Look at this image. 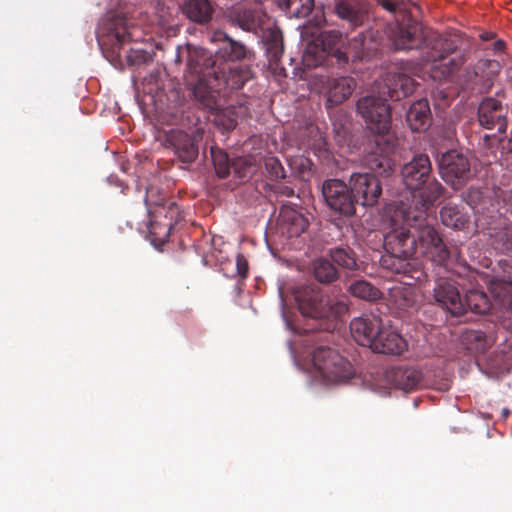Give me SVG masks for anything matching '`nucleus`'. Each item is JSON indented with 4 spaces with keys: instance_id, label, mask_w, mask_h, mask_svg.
<instances>
[{
    "instance_id": "nucleus-18",
    "label": "nucleus",
    "mask_w": 512,
    "mask_h": 512,
    "mask_svg": "<svg viewBox=\"0 0 512 512\" xmlns=\"http://www.w3.org/2000/svg\"><path fill=\"white\" fill-rule=\"evenodd\" d=\"M320 93L326 97V108L344 103L352 95L356 82L350 76L325 77L319 81Z\"/></svg>"
},
{
    "instance_id": "nucleus-17",
    "label": "nucleus",
    "mask_w": 512,
    "mask_h": 512,
    "mask_svg": "<svg viewBox=\"0 0 512 512\" xmlns=\"http://www.w3.org/2000/svg\"><path fill=\"white\" fill-rule=\"evenodd\" d=\"M433 296L435 301L452 316H460L465 312V305L455 279L451 277L437 279Z\"/></svg>"
},
{
    "instance_id": "nucleus-27",
    "label": "nucleus",
    "mask_w": 512,
    "mask_h": 512,
    "mask_svg": "<svg viewBox=\"0 0 512 512\" xmlns=\"http://www.w3.org/2000/svg\"><path fill=\"white\" fill-rule=\"evenodd\" d=\"M279 220L282 229L286 231L289 237H298L308 228L307 218L291 207H284L280 211Z\"/></svg>"
},
{
    "instance_id": "nucleus-20",
    "label": "nucleus",
    "mask_w": 512,
    "mask_h": 512,
    "mask_svg": "<svg viewBox=\"0 0 512 512\" xmlns=\"http://www.w3.org/2000/svg\"><path fill=\"white\" fill-rule=\"evenodd\" d=\"M407 349L405 339L390 328L380 327L376 338L373 340L371 350L385 355H401Z\"/></svg>"
},
{
    "instance_id": "nucleus-25",
    "label": "nucleus",
    "mask_w": 512,
    "mask_h": 512,
    "mask_svg": "<svg viewBox=\"0 0 512 512\" xmlns=\"http://www.w3.org/2000/svg\"><path fill=\"white\" fill-rule=\"evenodd\" d=\"M387 378L395 387L408 392L420 385L422 374L415 368L398 366L387 372Z\"/></svg>"
},
{
    "instance_id": "nucleus-19",
    "label": "nucleus",
    "mask_w": 512,
    "mask_h": 512,
    "mask_svg": "<svg viewBox=\"0 0 512 512\" xmlns=\"http://www.w3.org/2000/svg\"><path fill=\"white\" fill-rule=\"evenodd\" d=\"M508 107L494 97L484 98L478 106V121L485 129L496 128L503 133L507 128Z\"/></svg>"
},
{
    "instance_id": "nucleus-13",
    "label": "nucleus",
    "mask_w": 512,
    "mask_h": 512,
    "mask_svg": "<svg viewBox=\"0 0 512 512\" xmlns=\"http://www.w3.org/2000/svg\"><path fill=\"white\" fill-rule=\"evenodd\" d=\"M439 172L449 186L459 190L471 177V165L467 156L456 150H450L441 156Z\"/></svg>"
},
{
    "instance_id": "nucleus-16",
    "label": "nucleus",
    "mask_w": 512,
    "mask_h": 512,
    "mask_svg": "<svg viewBox=\"0 0 512 512\" xmlns=\"http://www.w3.org/2000/svg\"><path fill=\"white\" fill-rule=\"evenodd\" d=\"M349 186L356 199V204L374 206L382 195L380 180L372 173H353L349 178Z\"/></svg>"
},
{
    "instance_id": "nucleus-7",
    "label": "nucleus",
    "mask_w": 512,
    "mask_h": 512,
    "mask_svg": "<svg viewBox=\"0 0 512 512\" xmlns=\"http://www.w3.org/2000/svg\"><path fill=\"white\" fill-rule=\"evenodd\" d=\"M96 38L107 58L121 57L124 45L132 40L126 17L116 12L108 13L101 20Z\"/></svg>"
},
{
    "instance_id": "nucleus-36",
    "label": "nucleus",
    "mask_w": 512,
    "mask_h": 512,
    "mask_svg": "<svg viewBox=\"0 0 512 512\" xmlns=\"http://www.w3.org/2000/svg\"><path fill=\"white\" fill-rule=\"evenodd\" d=\"M330 257L333 263L339 267L354 270L357 269V259L354 251L349 247H337L330 251Z\"/></svg>"
},
{
    "instance_id": "nucleus-15",
    "label": "nucleus",
    "mask_w": 512,
    "mask_h": 512,
    "mask_svg": "<svg viewBox=\"0 0 512 512\" xmlns=\"http://www.w3.org/2000/svg\"><path fill=\"white\" fill-rule=\"evenodd\" d=\"M373 150L366 156L365 164L375 174L389 176L395 167L392 155L397 146L394 135L376 136Z\"/></svg>"
},
{
    "instance_id": "nucleus-14",
    "label": "nucleus",
    "mask_w": 512,
    "mask_h": 512,
    "mask_svg": "<svg viewBox=\"0 0 512 512\" xmlns=\"http://www.w3.org/2000/svg\"><path fill=\"white\" fill-rule=\"evenodd\" d=\"M322 195L327 206L340 215L355 214L356 199L350 186L339 179H327L322 184Z\"/></svg>"
},
{
    "instance_id": "nucleus-44",
    "label": "nucleus",
    "mask_w": 512,
    "mask_h": 512,
    "mask_svg": "<svg viewBox=\"0 0 512 512\" xmlns=\"http://www.w3.org/2000/svg\"><path fill=\"white\" fill-rule=\"evenodd\" d=\"M273 191L276 194L281 195V196H285V197H292V196H294V189L289 187V186H287V185L281 184V183L275 184L273 186Z\"/></svg>"
},
{
    "instance_id": "nucleus-24",
    "label": "nucleus",
    "mask_w": 512,
    "mask_h": 512,
    "mask_svg": "<svg viewBox=\"0 0 512 512\" xmlns=\"http://www.w3.org/2000/svg\"><path fill=\"white\" fill-rule=\"evenodd\" d=\"M490 290L495 301L506 313L503 326L512 332V281L495 280L491 283Z\"/></svg>"
},
{
    "instance_id": "nucleus-37",
    "label": "nucleus",
    "mask_w": 512,
    "mask_h": 512,
    "mask_svg": "<svg viewBox=\"0 0 512 512\" xmlns=\"http://www.w3.org/2000/svg\"><path fill=\"white\" fill-rule=\"evenodd\" d=\"M351 45L356 49L358 56H362L370 51L377 49L375 35L372 30L359 33L358 36L351 39Z\"/></svg>"
},
{
    "instance_id": "nucleus-28",
    "label": "nucleus",
    "mask_w": 512,
    "mask_h": 512,
    "mask_svg": "<svg viewBox=\"0 0 512 512\" xmlns=\"http://www.w3.org/2000/svg\"><path fill=\"white\" fill-rule=\"evenodd\" d=\"M252 78V72L248 67L240 65H227L225 72L219 73V82L221 89L229 88L238 90Z\"/></svg>"
},
{
    "instance_id": "nucleus-23",
    "label": "nucleus",
    "mask_w": 512,
    "mask_h": 512,
    "mask_svg": "<svg viewBox=\"0 0 512 512\" xmlns=\"http://www.w3.org/2000/svg\"><path fill=\"white\" fill-rule=\"evenodd\" d=\"M387 95L393 101H399L415 90L413 78L402 72H388L384 80Z\"/></svg>"
},
{
    "instance_id": "nucleus-12",
    "label": "nucleus",
    "mask_w": 512,
    "mask_h": 512,
    "mask_svg": "<svg viewBox=\"0 0 512 512\" xmlns=\"http://www.w3.org/2000/svg\"><path fill=\"white\" fill-rule=\"evenodd\" d=\"M162 146L169 149L186 165L193 163L199 154L198 139L181 129L164 130L158 137Z\"/></svg>"
},
{
    "instance_id": "nucleus-33",
    "label": "nucleus",
    "mask_w": 512,
    "mask_h": 512,
    "mask_svg": "<svg viewBox=\"0 0 512 512\" xmlns=\"http://www.w3.org/2000/svg\"><path fill=\"white\" fill-rule=\"evenodd\" d=\"M313 274L320 283H331L338 278V271L334 264L326 258H318L313 263Z\"/></svg>"
},
{
    "instance_id": "nucleus-4",
    "label": "nucleus",
    "mask_w": 512,
    "mask_h": 512,
    "mask_svg": "<svg viewBox=\"0 0 512 512\" xmlns=\"http://www.w3.org/2000/svg\"><path fill=\"white\" fill-rule=\"evenodd\" d=\"M404 185L413 192V209L432 206L444 193L442 184L433 176L432 164L426 154H417L401 169Z\"/></svg>"
},
{
    "instance_id": "nucleus-8",
    "label": "nucleus",
    "mask_w": 512,
    "mask_h": 512,
    "mask_svg": "<svg viewBox=\"0 0 512 512\" xmlns=\"http://www.w3.org/2000/svg\"><path fill=\"white\" fill-rule=\"evenodd\" d=\"M312 362L316 371L327 382H345L354 375V369L349 360L330 347L315 348Z\"/></svg>"
},
{
    "instance_id": "nucleus-2",
    "label": "nucleus",
    "mask_w": 512,
    "mask_h": 512,
    "mask_svg": "<svg viewBox=\"0 0 512 512\" xmlns=\"http://www.w3.org/2000/svg\"><path fill=\"white\" fill-rule=\"evenodd\" d=\"M378 4L392 14H401L407 21L398 20L389 27L388 37L395 50L419 53L418 64L435 63L452 56L444 65L441 74L443 78L450 76L464 63L465 58L459 51L457 38L445 37L438 32L423 28L412 17L411 8L416 5L409 0H378Z\"/></svg>"
},
{
    "instance_id": "nucleus-40",
    "label": "nucleus",
    "mask_w": 512,
    "mask_h": 512,
    "mask_svg": "<svg viewBox=\"0 0 512 512\" xmlns=\"http://www.w3.org/2000/svg\"><path fill=\"white\" fill-rule=\"evenodd\" d=\"M288 13L297 18L308 16L314 7V0H283Z\"/></svg>"
},
{
    "instance_id": "nucleus-41",
    "label": "nucleus",
    "mask_w": 512,
    "mask_h": 512,
    "mask_svg": "<svg viewBox=\"0 0 512 512\" xmlns=\"http://www.w3.org/2000/svg\"><path fill=\"white\" fill-rule=\"evenodd\" d=\"M265 171L271 180H279L286 178V171L276 156H266L263 159Z\"/></svg>"
},
{
    "instance_id": "nucleus-47",
    "label": "nucleus",
    "mask_w": 512,
    "mask_h": 512,
    "mask_svg": "<svg viewBox=\"0 0 512 512\" xmlns=\"http://www.w3.org/2000/svg\"><path fill=\"white\" fill-rule=\"evenodd\" d=\"M312 163L309 159L307 158H301L300 159V167L302 169V171L306 170V169H310Z\"/></svg>"
},
{
    "instance_id": "nucleus-6",
    "label": "nucleus",
    "mask_w": 512,
    "mask_h": 512,
    "mask_svg": "<svg viewBox=\"0 0 512 512\" xmlns=\"http://www.w3.org/2000/svg\"><path fill=\"white\" fill-rule=\"evenodd\" d=\"M299 311L306 317L325 320L324 329L333 326V321L347 311L342 302L331 303L316 285H300L293 290Z\"/></svg>"
},
{
    "instance_id": "nucleus-10",
    "label": "nucleus",
    "mask_w": 512,
    "mask_h": 512,
    "mask_svg": "<svg viewBox=\"0 0 512 512\" xmlns=\"http://www.w3.org/2000/svg\"><path fill=\"white\" fill-rule=\"evenodd\" d=\"M357 111L364 118L368 128L377 136L392 135L391 109L386 99L365 96L358 100Z\"/></svg>"
},
{
    "instance_id": "nucleus-48",
    "label": "nucleus",
    "mask_w": 512,
    "mask_h": 512,
    "mask_svg": "<svg viewBox=\"0 0 512 512\" xmlns=\"http://www.w3.org/2000/svg\"><path fill=\"white\" fill-rule=\"evenodd\" d=\"M236 124L237 122L234 118H228L227 122L224 124V127L226 130H231L235 128Z\"/></svg>"
},
{
    "instance_id": "nucleus-31",
    "label": "nucleus",
    "mask_w": 512,
    "mask_h": 512,
    "mask_svg": "<svg viewBox=\"0 0 512 512\" xmlns=\"http://www.w3.org/2000/svg\"><path fill=\"white\" fill-rule=\"evenodd\" d=\"M183 12L190 20L204 24L212 18L213 7L209 0H188Z\"/></svg>"
},
{
    "instance_id": "nucleus-50",
    "label": "nucleus",
    "mask_w": 512,
    "mask_h": 512,
    "mask_svg": "<svg viewBox=\"0 0 512 512\" xmlns=\"http://www.w3.org/2000/svg\"><path fill=\"white\" fill-rule=\"evenodd\" d=\"M469 276L474 278V277H475V276H474V272H472V271H471V272H470V274H469Z\"/></svg>"
},
{
    "instance_id": "nucleus-34",
    "label": "nucleus",
    "mask_w": 512,
    "mask_h": 512,
    "mask_svg": "<svg viewBox=\"0 0 512 512\" xmlns=\"http://www.w3.org/2000/svg\"><path fill=\"white\" fill-rule=\"evenodd\" d=\"M351 294L366 301H377L382 298V292L366 280H357L349 287Z\"/></svg>"
},
{
    "instance_id": "nucleus-39",
    "label": "nucleus",
    "mask_w": 512,
    "mask_h": 512,
    "mask_svg": "<svg viewBox=\"0 0 512 512\" xmlns=\"http://www.w3.org/2000/svg\"><path fill=\"white\" fill-rule=\"evenodd\" d=\"M390 298L401 310H407L414 305V296L410 288L394 287L390 291Z\"/></svg>"
},
{
    "instance_id": "nucleus-38",
    "label": "nucleus",
    "mask_w": 512,
    "mask_h": 512,
    "mask_svg": "<svg viewBox=\"0 0 512 512\" xmlns=\"http://www.w3.org/2000/svg\"><path fill=\"white\" fill-rule=\"evenodd\" d=\"M211 158L216 171L220 178H226L231 171L232 162L226 152L217 147L211 148Z\"/></svg>"
},
{
    "instance_id": "nucleus-35",
    "label": "nucleus",
    "mask_w": 512,
    "mask_h": 512,
    "mask_svg": "<svg viewBox=\"0 0 512 512\" xmlns=\"http://www.w3.org/2000/svg\"><path fill=\"white\" fill-rule=\"evenodd\" d=\"M464 305L476 314H485L489 312L491 303L488 296L478 290H469L465 295Z\"/></svg>"
},
{
    "instance_id": "nucleus-45",
    "label": "nucleus",
    "mask_w": 512,
    "mask_h": 512,
    "mask_svg": "<svg viewBox=\"0 0 512 512\" xmlns=\"http://www.w3.org/2000/svg\"><path fill=\"white\" fill-rule=\"evenodd\" d=\"M127 62L131 65L139 64L144 59L143 53L131 49L129 53L126 54Z\"/></svg>"
},
{
    "instance_id": "nucleus-49",
    "label": "nucleus",
    "mask_w": 512,
    "mask_h": 512,
    "mask_svg": "<svg viewBox=\"0 0 512 512\" xmlns=\"http://www.w3.org/2000/svg\"><path fill=\"white\" fill-rule=\"evenodd\" d=\"M480 38L484 41H489L495 38V33L493 32H484L480 34Z\"/></svg>"
},
{
    "instance_id": "nucleus-5",
    "label": "nucleus",
    "mask_w": 512,
    "mask_h": 512,
    "mask_svg": "<svg viewBox=\"0 0 512 512\" xmlns=\"http://www.w3.org/2000/svg\"><path fill=\"white\" fill-rule=\"evenodd\" d=\"M215 62L205 51H189L187 68L194 75L196 82L192 85L194 100L204 109L214 113L220 109L219 70Z\"/></svg>"
},
{
    "instance_id": "nucleus-9",
    "label": "nucleus",
    "mask_w": 512,
    "mask_h": 512,
    "mask_svg": "<svg viewBox=\"0 0 512 512\" xmlns=\"http://www.w3.org/2000/svg\"><path fill=\"white\" fill-rule=\"evenodd\" d=\"M341 43L342 33L340 31H322L307 47L304 60L307 65L318 66L326 57H332L339 67H343L348 63V56L340 49Z\"/></svg>"
},
{
    "instance_id": "nucleus-29",
    "label": "nucleus",
    "mask_w": 512,
    "mask_h": 512,
    "mask_svg": "<svg viewBox=\"0 0 512 512\" xmlns=\"http://www.w3.org/2000/svg\"><path fill=\"white\" fill-rule=\"evenodd\" d=\"M500 70L501 64L497 60L481 59L477 62L474 73L477 81L481 83V92L490 90Z\"/></svg>"
},
{
    "instance_id": "nucleus-11",
    "label": "nucleus",
    "mask_w": 512,
    "mask_h": 512,
    "mask_svg": "<svg viewBox=\"0 0 512 512\" xmlns=\"http://www.w3.org/2000/svg\"><path fill=\"white\" fill-rule=\"evenodd\" d=\"M211 40L219 44V47L215 54L205 50V52L215 62V67L220 72H225L227 65H233L236 61H241L248 57L250 51L247 47L234 39H232L226 32L217 30L213 32ZM197 51H204V49H198Z\"/></svg>"
},
{
    "instance_id": "nucleus-1",
    "label": "nucleus",
    "mask_w": 512,
    "mask_h": 512,
    "mask_svg": "<svg viewBox=\"0 0 512 512\" xmlns=\"http://www.w3.org/2000/svg\"><path fill=\"white\" fill-rule=\"evenodd\" d=\"M401 216L405 225L394 227L384 235V250L379 260L382 269L422 282L426 275L417 249L432 263L447 268L450 252L436 228L428 222L426 211L401 203L395 217Z\"/></svg>"
},
{
    "instance_id": "nucleus-26",
    "label": "nucleus",
    "mask_w": 512,
    "mask_h": 512,
    "mask_svg": "<svg viewBox=\"0 0 512 512\" xmlns=\"http://www.w3.org/2000/svg\"><path fill=\"white\" fill-rule=\"evenodd\" d=\"M432 115L427 99L411 104L406 114V122L413 132L425 131L431 123Z\"/></svg>"
},
{
    "instance_id": "nucleus-22",
    "label": "nucleus",
    "mask_w": 512,
    "mask_h": 512,
    "mask_svg": "<svg viewBox=\"0 0 512 512\" xmlns=\"http://www.w3.org/2000/svg\"><path fill=\"white\" fill-rule=\"evenodd\" d=\"M382 323L376 317H359L350 322V332L354 340L361 346L372 348Z\"/></svg>"
},
{
    "instance_id": "nucleus-32",
    "label": "nucleus",
    "mask_w": 512,
    "mask_h": 512,
    "mask_svg": "<svg viewBox=\"0 0 512 512\" xmlns=\"http://www.w3.org/2000/svg\"><path fill=\"white\" fill-rule=\"evenodd\" d=\"M440 218L446 227L462 230L469 223V217L456 205L447 204L440 211Z\"/></svg>"
},
{
    "instance_id": "nucleus-3",
    "label": "nucleus",
    "mask_w": 512,
    "mask_h": 512,
    "mask_svg": "<svg viewBox=\"0 0 512 512\" xmlns=\"http://www.w3.org/2000/svg\"><path fill=\"white\" fill-rule=\"evenodd\" d=\"M231 24L257 35L266 51L270 64H277L284 52L283 34L275 20L260 7H233L228 12Z\"/></svg>"
},
{
    "instance_id": "nucleus-21",
    "label": "nucleus",
    "mask_w": 512,
    "mask_h": 512,
    "mask_svg": "<svg viewBox=\"0 0 512 512\" xmlns=\"http://www.w3.org/2000/svg\"><path fill=\"white\" fill-rule=\"evenodd\" d=\"M333 11L351 29L363 26L368 20L367 10L355 0H334Z\"/></svg>"
},
{
    "instance_id": "nucleus-42",
    "label": "nucleus",
    "mask_w": 512,
    "mask_h": 512,
    "mask_svg": "<svg viewBox=\"0 0 512 512\" xmlns=\"http://www.w3.org/2000/svg\"><path fill=\"white\" fill-rule=\"evenodd\" d=\"M231 169H233L235 176L240 181L250 178L254 172L252 164L244 158H237L233 160Z\"/></svg>"
},
{
    "instance_id": "nucleus-30",
    "label": "nucleus",
    "mask_w": 512,
    "mask_h": 512,
    "mask_svg": "<svg viewBox=\"0 0 512 512\" xmlns=\"http://www.w3.org/2000/svg\"><path fill=\"white\" fill-rule=\"evenodd\" d=\"M460 339L463 346L473 353L485 352L494 342L492 336H487L480 330H464Z\"/></svg>"
},
{
    "instance_id": "nucleus-43",
    "label": "nucleus",
    "mask_w": 512,
    "mask_h": 512,
    "mask_svg": "<svg viewBox=\"0 0 512 512\" xmlns=\"http://www.w3.org/2000/svg\"><path fill=\"white\" fill-rule=\"evenodd\" d=\"M236 267H237L238 274L242 278H245L247 276L249 266H248V262H247L246 258L241 254H239L237 256Z\"/></svg>"
},
{
    "instance_id": "nucleus-46",
    "label": "nucleus",
    "mask_w": 512,
    "mask_h": 512,
    "mask_svg": "<svg viewBox=\"0 0 512 512\" xmlns=\"http://www.w3.org/2000/svg\"><path fill=\"white\" fill-rule=\"evenodd\" d=\"M505 49V42L503 40H497L493 43V51L495 53L503 52Z\"/></svg>"
}]
</instances>
